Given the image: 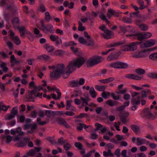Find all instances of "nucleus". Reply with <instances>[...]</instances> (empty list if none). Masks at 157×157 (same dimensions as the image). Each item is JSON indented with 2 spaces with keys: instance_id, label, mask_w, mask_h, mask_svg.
<instances>
[{
  "instance_id": "obj_50",
  "label": "nucleus",
  "mask_w": 157,
  "mask_h": 157,
  "mask_svg": "<svg viewBox=\"0 0 157 157\" xmlns=\"http://www.w3.org/2000/svg\"><path fill=\"white\" fill-rule=\"evenodd\" d=\"M78 40L80 43L82 44H85L86 45L87 41L83 37H80L79 38Z\"/></svg>"
},
{
  "instance_id": "obj_53",
  "label": "nucleus",
  "mask_w": 157,
  "mask_h": 157,
  "mask_svg": "<svg viewBox=\"0 0 157 157\" xmlns=\"http://www.w3.org/2000/svg\"><path fill=\"white\" fill-rule=\"evenodd\" d=\"M36 154L35 151L34 149H31L27 153V155L32 156H34Z\"/></svg>"
},
{
  "instance_id": "obj_38",
  "label": "nucleus",
  "mask_w": 157,
  "mask_h": 157,
  "mask_svg": "<svg viewBox=\"0 0 157 157\" xmlns=\"http://www.w3.org/2000/svg\"><path fill=\"white\" fill-rule=\"evenodd\" d=\"M37 10L42 13L45 12L46 10L44 5L43 4H41L38 8Z\"/></svg>"
},
{
  "instance_id": "obj_6",
  "label": "nucleus",
  "mask_w": 157,
  "mask_h": 157,
  "mask_svg": "<svg viewBox=\"0 0 157 157\" xmlns=\"http://www.w3.org/2000/svg\"><path fill=\"white\" fill-rule=\"evenodd\" d=\"M85 82V80L83 78L79 79V81L72 80L69 82V85L71 87H75L83 85Z\"/></svg>"
},
{
  "instance_id": "obj_41",
  "label": "nucleus",
  "mask_w": 157,
  "mask_h": 157,
  "mask_svg": "<svg viewBox=\"0 0 157 157\" xmlns=\"http://www.w3.org/2000/svg\"><path fill=\"white\" fill-rule=\"evenodd\" d=\"M139 27L141 30L145 31L148 29V26L144 24H141L139 25Z\"/></svg>"
},
{
  "instance_id": "obj_36",
  "label": "nucleus",
  "mask_w": 157,
  "mask_h": 157,
  "mask_svg": "<svg viewBox=\"0 0 157 157\" xmlns=\"http://www.w3.org/2000/svg\"><path fill=\"white\" fill-rule=\"evenodd\" d=\"M90 94L92 98L95 97L97 95V93L93 87L90 89Z\"/></svg>"
},
{
  "instance_id": "obj_12",
  "label": "nucleus",
  "mask_w": 157,
  "mask_h": 157,
  "mask_svg": "<svg viewBox=\"0 0 157 157\" xmlns=\"http://www.w3.org/2000/svg\"><path fill=\"white\" fill-rule=\"evenodd\" d=\"M50 39L53 42L56 41V45L57 46H58L59 44H62V40L57 36L51 35L50 36Z\"/></svg>"
},
{
  "instance_id": "obj_43",
  "label": "nucleus",
  "mask_w": 157,
  "mask_h": 157,
  "mask_svg": "<svg viewBox=\"0 0 157 157\" xmlns=\"http://www.w3.org/2000/svg\"><path fill=\"white\" fill-rule=\"evenodd\" d=\"M122 21L124 22L130 23L132 22V20L129 18L126 17H123L122 19Z\"/></svg>"
},
{
  "instance_id": "obj_45",
  "label": "nucleus",
  "mask_w": 157,
  "mask_h": 157,
  "mask_svg": "<svg viewBox=\"0 0 157 157\" xmlns=\"http://www.w3.org/2000/svg\"><path fill=\"white\" fill-rule=\"evenodd\" d=\"M75 146L79 150H82V145L79 142H75Z\"/></svg>"
},
{
  "instance_id": "obj_32",
  "label": "nucleus",
  "mask_w": 157,
  "mask_h": 157,
  "mask_svg": "<svg viewBox=\"0 0 157 157\" xmlns=\"http://www.w3.org/2000/svg\"><path fill=\"white\" fill-rule=\"evenodd\" d=\"M135 72L138 75H141L144 74L145 73V71L144 69L139 68L136 70Z\"/></svg>"
},
{
  "instance_id": "obj_63",
  "label": "nucleus",
  "mask_w": 157,
  "mask_h": 157,
  "mask_svg": "<svg viewBox=\"0 0 157 157\" xmlns=\"http://www.w3.org/2000/svg\"><path fill=\"white\" fill-rule=\"evenodd\" d=\"M10 113L15 116L18 113V111L17 109L14 107L12 109Z\"/></svg>"
},
{
  "instance_id": "obj_42",
  "label": "nucleus",
  "mask_w": 157,
  "mask_h": 157,
  "mask_svg": "<svg viewBox=\"0 0 157 157\" xmlns=\"http://www.w3.org/2000/svg\"><path fill=\"white\" fill-rule=\"evenodd\" d=\"M79 26L78 27V30L81 31H83L85 30V28L82 26V23L80 21L78 22Z\"/></svg>"
},
{
  "instance_id": "obj_61",
  "label": "nucleus",
  "mask_w": 157,
  "mask_h": 157,
  "mask_svg": "<svg viewBox=\"0 0 157 157\" xmlns=\"http://www.w3.org/2000/svg\"><path fill=\"white\" fill-rule=\"evenodd\" d=\"M26 34L27 35V37L30 40L32 41L33 40V39L32 37V35L31 33L30 32L28 31H26Z\"/></svg>"
},
{
  "instance_id": "obj_10",
  "label": "nucleus",
  "mask_w": 157,
  "mask_h": 157,
  "mask_svg": "<svg viewBox=\"0 0 157 157\" xmlns=\"http://www.w3.org/2000/svg\"><path fill=\"white\" fill-rule=\"evenodd\" d=\"M85 60L84 58L82 57H79L76 58L75 60H73L75 65H76L77 67H80L84 63Z\"/></svg>"
},
{
  "instance_id": "obj_60",
  "label": "nucleus",
  "mask_w": 157,
  "mask_h": 157,
  "mask_svg": "<svg viewBox=\"0 0 157 157\" xmlns=\"http://www.w3.org/2000/svg\"><path fill=\"white\" fill-rule=\"evenodd\" d=\"M5 138L6 139V143H10L12 140V137L10 135L6 136Z\"/></svg>"
},
{
  "instance_id": "obj_22",
  "label": "nucleus",
  "mask_w": 157,
  "mask_h": 157,
  "mask_svg": "<svg viewBox=\"0 0 157 157\" xmlns=\"http://www.w3.org/2000/svg\"><path fill=\"white\" fill-rule=\"evenodd\" d=\"M140 94L142 98H147V95H149L151 94V91L149 90H147L146 91L142 90L141 91Z\"/></svg>"
},
{
  "instance_id": "obj_47",
  "label": "nucleus",
  "mask_w": 157,
  "mask_h": 157,
  "mask_svg": "<svg viewBox=\"0 0 157 157\" xmlns=\"http://www.w3.org/2000/svg\"><path fill=\"white\" fill-rule=\"evenodd\" d=\"M13 114L11 113V114H8L6 115L5 117V120H10L14 118L15 117Z\"/></svg>"
},
{
  "instance_id": "obj_17",
  "label": "nucleus",
  "mask_w": 157,
  "mask_h": 157,
  "mask_svg": "<svg viewBox=\"0 0 157 157\" xmlns=\"http://www.w3.org/2000/svg\"><path fill=\"white\" fill-rule=\"evenodd\" d=\"M145 52L144 51L142 52H138L132 54V56L133 57L135 58H139L145 56Z\"/></svg>"
},
{
  "instance_id": "obj_62",
  "label": "nucleus",
  "mask_w": 157,
  "mask_h": 157,
  "mask_svg": "<svg viewBox=\"0 0 157 157\" xmlns=\"http://www.w3.org/2000/svg\"><path fill=\"white\" fill-rule=\"evenodd\" d=\"M90 138L91 139L95 140L98 138V136L97 135L96 133H93L90 134Z\"/></svg>"
},
{
  "instance_id": "obj_33",
  "label": "nucleus",
  "mask_w": 157,
  "mask_h": 157,
  "mask_svg": "<svg viewBox=\"0 0 157 157\" xmlns=\"http://www.w3.org/2000/svg\"><path fill=\"white\" fill-rule=\"evenodd\" d=\"M6 63L5 62H3L0 65V67L2 68V71L5 72L7 71L8 68L6 67Z\"/></svg>"
},
{
  "instance_id": "obj_8",
  "label": "nucleus",
  "mask_w": 157,
  "mask_h": 157,
  "mask_svg": "<svg viewBox=\"0 0 157 157\" xmlns=\"http://www.w3.org/2000/svg\"><path fill=\"white\" fill-rule=\"evenodd\" d=\"M142 116L147 119H150L152 116V114L148 108H145L143 109L141 113Z\"/></svg>"
},
{
  "instance_id": "obj_24",
  "label": "nucleus",
  "mask_w": 157,
  "mask_h": 157,
  "mask_svg": "<svg viewBox=\"0 0 157 157\" xmlns=\"http://www.w3.org/2000/svg\"><path fill=\"white\" fill-rule=\"evenodd\" d=\"M66 109L70 110H74L75 108L70 103V101H67L66 102Z\"/></svg>"
},
{
  "instance_id": "obj_15",
  "label": "nucleus",
  "mask_w": 157,
  "mask_h": 157,
  "mask_svg": "<svg viewBox=\"0 0 157 157\" xmlns=\"http://www.w3.org/2000/svg\"><path fill=\"white\" fill-rule=\"evenodd\" d=\"M119 56V54L118 52L112 53L111 55L108 56L107 59L108 61L115 60L118 58Z\"/></svg>"
},
{
  "instance_id": "obj_11",
  "label": "nucleus",
  "mask_w": 157,
  "mask_h": 157,
  "mask_svg": "<svg viewBox=\"0 0 157 157\" xmlns=\"http://www.w3.org/2000/svg\"><path fill=\"white\" fill-rule=\"evenodd\" d=\"M76 67H77L76 65H75V63H74L73 61H72L69 63L66 67V69L68 72L71 73L76 69Z\"/></svg>"
},
{
  "instance_id": "obj_14",
  "label": "nucleus",
  "mask_w": 157,
  "mask_h": 157,
  "mask_svg": "<svg viewBox=\"0 0 157 157\" xmlns=\"http://www.w3.org/2000/svg\"><path fill=\"white\" fill-rule=\"evenodd\" d=\"M131 103L133 106L132 107V109L135 111L137 108L136 105L140 104V101L138 99H132L131 101Z\"/></svg>"
},
{
  "instance_id": "obj_64",
  "label": "nucleus",
  "mask_w": 157,
  "mask_h": 157,
  "mask_svg": "<svg viewBox=\"0 0 157 157\" xmlns=\"http://www.w3.org/2000/svg\"><path fill=\"white\" fill-rule=\"evenodd\" d=\"M8 46L10 48V50H13V44L10 41H8L6 42Z\"/></svg>"
},
{
  "instance_id": "obj_3",
  "label": "nucleus",
  "mask_w": 157,
  "mask_h": 157,
  "mask_svg": "<svg viewBox=\"0 0 157 157\" xmlns=\"http://www.w3.org/2000/svg\"><path fill=\"white\" fill-rule=\"evenodd\" d=\"M103 60L102 58L99 56H94L90 58L87 61V66L90 67L97 64Z\"/></svg>"
},
{
  "instance_id": "obj_49",
  "label": "nucleus",
  "mask_w": 157,
  "mask_h": 157,
  "mask_svg": "<svg viewBox=\"0 0 157 157\" xmlns=\"http://www.w3.org/2000/svg\"><path fill=\"white\" fill-rule=\"evenodd\" d=\"M45 20L48 22H49L51 19V16L48 12H46L45 13Z\"/></svg>"
},
{
  "instance_id": "obj_30",
  "label": "nucleus",
  "mask_w": 157,
  "mask_h": 157,
  "mask_svg": "<svg viewBox=\"0 0 157 157\" xmlns=\"http://www.w3.org/2000/svg\"><path fill=\"white\" fill-rule=\"evenodd\" d=\"M87 43L86 44V45L89 46H93L94 45V40L91 38H90L89 39H87Z\"/></svg>"
},
{
  "instance_id": "obj_51",
  "label": "nucleus",
  "mask_w": 157,
  "mask_h": 157,
  "mask_svg": "<svg viewBox=\"0 0 157 157\" xmlns=\"http://www.w3.org/2000/svg\"><path fill=\"white\" fill-rule=\"evenodd\" d=\"M47 140L49 141L52 144H57V143L55 140L51 137H48L46 138Z\"/></svg>"
},
{
  "instance_id": "obj_52",
  "label": "nucleus",
  "mask_w": 157,
  "mask_h": 157,
  "mask_svg": "<svg viewBox=\"0 0 157 157\" xmlns=\"http://www.w3.org/2000/svg\"><path fill=\"white\" fill-rule=\"evenodd\" d=\"M148 77L153 78L157 79V74L154 73H150L148 74Z\"/></svg>"
},
{
  "instance_id": "obj_46",
  "label": "nucleus",
  "mask_w": 157,
  "mask_h": 157,
  "mask_svg": "<svg viewBox=\"0 0 157 157\" xmlns=\"http://www.w3.org/2000/svg\"><path fill=\"white\" fill-rule=\"evenodd\" d=\"M138 3L140 6L139 7L140 10H142L145 8V6L144 5V3L143 0H138Z\"/></svg>"
},
{
  "instance_id": "obj_58",
  "label": "nucleus",
  "mask_w": 157,
  "mask_h": 157,
  "mask_svg": "<svg viewBox=\"0 0 157 157\" xmlns=\"http://www.w3.org/2000/svg\"><path fill=\"white\" fill-rule=\"evenodd\" d=\"M4 17L7 21H8L9 18L10 17V15L9 13L5 12L4 13Z\"/></svg>"
},
{
  "instance_id": "obj_40",
  "label": "nucleus",
  "mask_w": 157,
  "mask_h": 157,
  "mask_svg": "<svg viewBox=\"0 0 157 157\" xmlns=\"http://www.w3.org/2000/svg\"><path fill=\"white\" fill-rule=\"evenodd\" d=\"M132 129L135 132H138L140 131V128L136 125H132L131 126Z\"/></svg>"
},
{
  "instance_id": "obj_26",
  "label": "nucleus",
  "mask_w": 157,
  "mask_h": 157,
  "mask_svg": "<svg viewBox=\"0 0 157 157\" xmlns=\"http://www.w3.org/2000/svg\"><path fill=\"white\" fill-rule=\"evenodd\" d=\"M56 114L55 111L52 112L51 110H46L45 111V115L47 117H53Z\"/></svg>"
},
{
  "instance_id": "obj_28",
  "label": "nucleus",
  "mask_w": 157,
  "mask_h": 157,
  "mask_svg": "<svg viewBox=\"0 0 157 157\" xmlns=\"http://www.w3.org/2000/svg\"><path fill=\"white\" fill-rule=\"evenodd\" d=\"M105 103L108 104L110 106H114L117 104V102L116 101H113V100L110 99L107 100L105 102Z\"/></svg>"
},
{
  "instance_id": "obj_5",
  "label": "nucleus",
  "mask_w": 157,
  "mask_h": 157,
  "mask_svg": "<svg viewBox=\"0 0 157 157\" xmlns=\"http://www.w3.org/2000/svg\"><path fill=\"white\" fill-rule=\"evenodd\" d=\"M140 44V43L138 42H132L128 45H126L123 46L122 49L123 51H132L137 49V45Z\"/></svg>"
},
{
  "instance_id": "obj_57",
  "label": "nucleus",
  "mask_w": 157,
  "mask_h": 157,
  "mask_svg": "<svg viewBox=\"0 0 157 157\" xmlns=\"http://www.w3.org/2000/svg\"><path fill=\"white\" fill-rule=\"evenodd\" d=\"M120 119L121 122L124 124H125L128 122L126 117L124 116H121L120 117Z\"/></svg>"
},
{
  "instance_id": "obj_21",
  "label": "nucleus",
  "mask_w": 157,
  "mask_h": 157,
  "mask_svg": "<svg viewBox=\"0 0 157 157\" xmlns=\"http://www.w3.org/2000/svg\"><path fill=\"white\" fill-rule=\"evenodd\" d=\"M44 32L46 31H49L52 33H54V29H53V26L51 24H48L47 25L44 29Z\"/></svg>"
},
{
  "instance_id": "obj_35",
  "label": "nucleus",
  "mask_w": 157,
  "mask_h": 157,
  "mask_svg": "<svg viewBox=\"0 0 157 157\" xmlns=\"http://www.w3.org/2000/svg\"><path fill=\"white\" fill-rule=\"evenodd\" d=\"M131 27L130 26H120V28L121 30L125 33L127 31H128L129 32H131V30H129L128 29L130 28Z\"/></svg>"
},
{
  "instance_id": "obj_18",
  "label": "nucleus",
  "mask_w": 157,
  "mask_h": 157,
  "mask_svg": "<svg viewBox=\"0 0 157 157\" xmlns=\"http://www.w3.org/2000/svg\"><path fill=\"white\" fill-rule=\"evenodd\" d=\"M106 28L105 26L103 25L102 26L100 27L99 29L104 31L106 34L111 36L113 32Z\"/></svg>"
},
{
  "instance_id": "obj_54",
  "label": "nucleus",
  "mask_w": 157,
  "mask_h": 157,
  "mask_svg": "<svg viewBox=\"0 0 157 157\" xmlns=\"http://www.w3.org/2000/svg\"><path fill=\"white\" fill-rule=\"evenodd\" d=\"M136 35L138 36V39L140 41H142L144 39V35L143 33H137Z\"/></svg>"
},
{
  "instance_id": "obj_59",
  "label": "nucleus",
  "mask_w": 157,
  "mask_h": 157,
  "mask_svg": "<svg viewBox=\"0 0 157 157\" xmlns=\"http://www.w3.org/2000/svg\"><path fill=\"white\" fill-rule=\"evenodd\" d=\"M71 146V145L67 142L64 144L63 148L65 151H68L69 150Z\"/></svg>"
},
{
  "instance_id": "obj_13",
  "label": "nucleus",
  "mask_w": 157,
  "mask_h": 157,
  "mask_svg": "<svg viewBox=\"0 0 157 157\" xmlns=\"http://www.w3.org/2000/svg\"><path fill=\"white\" fill-rule=\"evenodd\" d=\"M17 29L19 30L20 35L22 38H25V34L26 33V29L25 26H21L17 27Z\"/></svg>"
},
{
  "instance_id": "obj_9",
  "label": "nucleus",
  "mask_w": 157,
  "mask_h": 157,
  "mask_svg": "<svg viewBox=\"0 0 157 157\" xmlns=\"http://www.w3.org/2000/svg\"><path fill=\"white\" fill-rule=\"evenodd\" d=\"M21 129L20 127H17L15 131L16 133L18 134V135L15 136V138L14 139V141H19L21 138V136L24 134L23 132H21Z\"/></svg>"
},
{
  "instance_id": "obj_31",
  "label": "nucleus",
  "mask_w": 157,
  "mask_h": 157,
  "mask_svg": "<svg viewBox=\"0 0 157 157\" xmlns=\"http://www.w3.org/2000/svg\"><path fill=\"white\" fill-rule=\"evenodd\" d=\"M67 142V140H64L63 137H61L58 139L57 142H56L57 144L62 145L64 144H65Z\"/></svg>"
},
{
  "instance_id": "obj_2",
  "label": "nucleus",
  "mask_w": 157,
  "mask_h": 157,
  "mask_svg": "<svg viewBox=\"0 0 157 157\" xmlns=\"http://www.w3.org/2000/svg\"><path fill=\"white\" fill-rule=\"evenodd\" d=\"M127 91L126 88L123 89L122 91H116L115 93H111V96L113 98H120L122 97L123 98H129L130 95L128 94H125Z\"/></svg>"
},
{
  "instance_id": "obj_19",
  "label": "nucleus",
  "mask_w": 157,
  "mask_h": 157,
  "mask_svg": "<svg viewBox=\"0 0 157 157\" xmlns=\"http://www.w3.org/2000/svg\"><path fill=\"white\" fill-rule=\"evenodd\" d=\"M136 140L137 141L136 144L138 146L145 144L146 143V141H147L145 139L141 138L139 137H137Z\"/></svg>"
},
{
  "instance_id": "obj_23",
  "label": "nucleus",
  "mask_w": 157,
  "mask_h": 157,
  "mask_svg": "<svg viewBox=\"0 0 157 157\" xmlns=\"http://www.w3.org/2000/svg\"><path fill=\"white\" fill-rule=\"evenodd\" d=\"M48 52H52L54 50V48L52 46L48 44H46L44 46Z\"/></svg>"
},
{
  "instance_id": "obj_44",
  "label": "nucleus",
  "mask_w": 157,
  "mask_h": 157,
  "mask_svg": "<svg viewBox=\"0 0 157 157\" xmlns=\"http://www.w3.org/2000/svg\"><path fill=\"white\" fill-rule=\"evenodd\" d=\"M37 58L38 59H44L45 60H47L50 59V57L49 56L46 55H43L38 56Z\"/></svg>"
},
{
  "instance_id": "obj_55",
  "label": "nucleus",
  "mask_w": 157,
  "mask_h": 157,
  "mask_svg": "<svg viewBox=\"0 0 157 157\" xmlns=\"http://www.w3.org/2000/svg\"><path fill=\"white\" fill-rule=\"evenodd\" d=\"M99 17L102 20H105L106 19V16L102 12H100L99 14Z\"/></svg>"
},
{
  "instance_id": "obj_7",
  "label": "nucleus",
  "mask_w": 157,
  "mask_h": 157,
  "mask_svg": "<svg viewBox=\"0 0 157 157\" xmlns=\"http://www.w3.org/2000/svg\"><path fill=\"white\" fill-rule=\"evenodd\" d=\"M88 101L89 99H80V100L79 99H75V102L77 105H79L82 103V106H86L87 105H88L89 106H91L93 104V103H91L90 104H88Z\"/></svg>"
},
{
  "instance_id": "obj_25",
  "label": "nucleus",
  "mask_w": 157,
  "mask_h": 157,
  "mask_svg": "<svg viewBox=\"0 0 157 157\" xmlns=\"http://www.w3.org/2000/svg\"><path fill=\"white\" fill-rule=\"evenodd\" d=\"M81 93L80 91H75L73 92V94L71 95V98L78 97L80 98H83L81 96Z\"/></svg>"
},
{
  "instance_id": "obj_29",
  "label": "nucleus",
  "mask_w": 157,
  "mask_h": 157,
  "mask_svg": "<svg viewBox=\"0 0 157 157\" xmlns=\"http://www.w3.org/2000/svg\"><path fill=\"white\" fill-rule=\"evenodd\" d=\"M12 40L14 42L16 45H18L21 44V40L18 36H16L14 37H12Z\"/></svg>"
},
{
  "instance_id": "obj_1",
  "label": "nucleus",
  "mask_w": 157,
  "mask_h": 157,
  "mask_svg": "<svg viewBox=\"0 0 157 157\" xmlns=\"http://www.w3.org/2000/svg\"><path fill=\"white\" fill-rule=\"evenodd\" d=\"M64 65L63 64H58L55 71L50 73V77L56 79L59 78L62 74H64Z\"/></svg>"
},
{
  "instance_id": "obj_34",
  "label": "nucleus",
  "mask_w": 157,
  "mask_h": 157,
  "mask_svg": "<svg viewBox=\"0 0 157 157\" xmlns=\"http://www.w3.org/2000/svg\"><path fill=\"white\" fill-rule=\"evenodd\" d=\"M19 19L17 17H15L13 19L12 24L14 28L16 27V25L19 24Z\"/></svg>"
},
{
  "instance_id": "obj_56",
  "label": "nucleus",
  "mask_w": 157,
  "mask_h": 157,
  "mask_svg": "<svg viewBox=\"0 0 157 157\" xmlns=\"http://www.w3.org/2000/svg\"><path fill=\"white\" fill-rule=\"evenodd\" d=\"M144 35V38L146 39L150 37L151 36L152 34L150 33L147 32L143 33Z\"/></svg>"
},
{
  "instance_id": "obj_27",
  "label": "nucleus",
  "mask_w": 157,
  "mask_h": 157,
  "mask_svg": "<svg viewBox=\"0 0 157 157\" xmlns=\"http://www.w3.org/2000/svg\"><path fill=\"white\" fill-rule=\"evenodd\" d=\"M64 54V52L62 50H57L54 52V55L60 57L62 56Z\"/></svg>"
},
{
  "instance_id": "obj_37",
  "label": "nucleus",
  "mask_w": 157,
  "mask_h": 157,
  "mask_svg": "<svg viewBox=\"0 0 157 157\" xmlns=\"http://www.w3.org/2000/svg\"><path fill=\"white\" fill-rule=\"evenodd\" d=\"M110 95H111V93L108 91H104L101 94V96L103 98H107L109 97Z\"/></svg>"
},
{
  "instance_id": "obj_20",
  "label": "nucleus",
  "mask_w": 157,
  "mask_h": 157,
  "mask_svg": "<svg viewBox=\"0 0 157 157\" xmlns=\"http://www.w3.org/2000/svg\"><path fill=\"white\" fill-rule=\"evenodd\" d=\"M155 40H151L145 42L144 44V46L145 47H151L155 43Z\"/></svg>"
},
{
  "instance_id": "obj_39",
  "label": "nucleus",
  "mask_w": 157,
  "mask_h": 157,
  "mask_svg": "<svg viewBox=\"0 0 157 157\" xmlns=\"http://www.w3.org/2000/svg\"><path fill=\"white\" fill-rule=\"evenodd\" d=\"M106 86H105L96 85L95 88L99 91H104L105 89Z\"/></svg>"
},
{
  "instance_id": "obj_4",
  "label": "nucleus",
  "mask_w": 157,
  "mask_h": 157,
  "mask_svg": "<svg viewBox=\"0 0 157 157\" xmlns=\"http://www.w3.org/2000/svg\"><path fill=\"white\" fill-rule=\"evenodd\" d=\"M109 66L116 69H125L128 67V65L127 63L119 61L111 63Z\"/></svg>"
},
{
  "instance_id": "obj_16",
  "label": "nucleus",
  "mask_w": 157,
  "mask_h": 157,
  "mask_svg": "<svg viewBox=\"0 0 157 157\" xmlns=\"http://www.w3.org/2000/svg\"><path fill=\"white\" fill-rule=\"evenodd\" d=\"M29 138L25 137L23 139V141H20L17 144L18 147H23L26 146L29 142Z\"/></svg>"
},
{
  "instance_id": "obj_48",
  "label": "nucleus",
  "mask_w": 157,
  "mask_h": 157,
  "mask_svg": "<svg viewBox=\"0 0 157 157\" xmlns=\"http://www.w3.org/2000/svg\"><path fill=\"white\" fill-rule=\"evenodd\" d=\"M150 59L153 60L157 59V52L152 53L149 56Z\"/></svg>"
}]
</instances>
